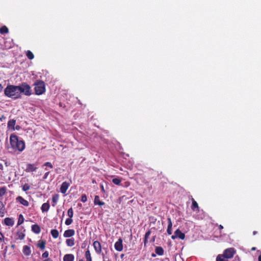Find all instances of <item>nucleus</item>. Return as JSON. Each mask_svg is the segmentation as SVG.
I'll use <instances>...</instances> for the list:
<instances>
[{"label":"nucleus","mask_w":261,"mask_h":261,"mask_svg":"<svg viewBox=\"0 0 261 261\" xmlns=\"http://www.w3.org/2000/svg\"><path fill=\"white\" fill-rule=\"evenodd\" d=\"M179 238L181 240H184L185 238V234L184 233L182 232L179 229H176L174 232V234L171 236V238L173 240L175 239L176 238Z\"/></svg>","instance_id":"nucleus-6"},{"label":"nucleus","mask_w":261,"mask_h":261,"mask_svg":"<svg viewBox=\"0 0 261 261\" xmlns=\"http://www.w3.org/2000/svg\"><path fill=\"white\" fill-rule=\"evenodd\" d=\"M49 174V171H47V172H46L44 174V176H43V179H46V178H47V177H48V176Z\"/></svg>","instance_id":"nucleus-43"},{"label":"nucleus","mask_w":261,"mask_h":261,"mask_svg":"<svg viewBox=\"0 0 261 261\" xmlns=\"http://www.w3.org/2000/svg\"><path fill=\"white\" fill-rule=\"evenodd\" d=\"M69 186V183H68L67 181H64L62 184L61 187H60L61 192L63 194H65Z\"/></svg>","instance_id":"nucleus-10"},{"label":"nucleus","mask_w":261,"mask_h":261,"mask_svg":"<svg viewBox=\"0 0 261 261\" xmlns=\"http://www.w3.org/2000/svg\"><path fill=\"white\" fill-rule=\"evenodd\" d=\"M67 215L69 216V218H72L73 215V211L72 207H70L68 209L67 211Z\"/></svg>","instance_id":"nucleus-35"},{"label":"nucleus","mask_w":261,"mask_h":261,"mask_svg":"<svg viewBox=\"0 0 261 261\" xmlns=\"http://www.w3.org/2000/svg\"><path fill=\"white\" fill-rule=\"evenodd\" d=\"M255 247H253V248H252V250H255Z\"/></svg>","instance_id":"nucleus-56"},{"label":"nucleus","mask_w":261,"mask_h":261,"mask_svg":"<svg viewBox=\"0 0 261 261\" xmlns=\"http://www.w3.org/2000/svg\"><path fill=\"white\" fill-rule=\"evenodd\" d=\"M5 206L2 201L0 200V217H4L5 216Z\"/></svg>","instance_id":"nucleus-22"},{"label":"nucleus","mask_w":261,"mask_h":261,"mask_svg":"<svg viewBox=\"0 0 261 261\" xmlns=\"http://www.w3.org/2000/svg\"><path fill=\"white\" fill-rule=\"evenodd\" d=\"M218 227L220 230L223 229V226L221 224L218 225Z\"/></svg>","instance_id":"nucleus-46"},{"label":"nucleus","mask_w":261,"mask_h":261,"mask_svg":"<svg viewBox=\"0 0 261 261\" xmlns=\"http://www.w3.org/2000/svg\"><path fill=\"white\" fill-rule=\"evenodd\" d=\"M257 233V232L256 231H254L253 232V235H255Z\"/></svg>","instance_id":"nucleus-51"},{"label":"nucleus","mask_w":261,"mask_h":261,"mask_svg":"<svg viewBox=\"0 0 261 261\" xmlns=\"http://www.w3.org/2000/svg\"><path fill=\"white\" fill-rule=\"evenodd\" d=\"M101 188L102 191H103L104 192V191H105V190H104V188H103V186H101Z\"/></svg>","instance_id":"nucleus-52"},{"label":"nucleus","mask_w":261,"mask_h":261,"mask_svg":"<svg viewBox=\"0 0 261 261\" xmlns=\"http://www.w3.org/2000/svg\"><path fill=\"white\" fill-rule=\"evenodd\" d=\"M49 261H53V260H49Z\"/></svg>","instance_id":"nucleus-58"},{"label":"nucleus","mask_w":261,"mask_h":261,"mask_svg":"<svg viewBox=\"0 0 261 261\" xmlns=\"http://www.w3.org/2000/svg\"><path fill=\"white\" fill-rule=\"evenodd\" d=\"M3 88V87L2 85L0 84V93L2 91Z\"/></svg>","instance_id":"nucleus-47"},{"label":"nucleus","mask_w":261,"mask_h":261,"mask_svg":"<svg viewBox=\"0 0 261 261\" xmlns=\"http://www.w3.org/2000/svg\"><path fill=\"white\" fill-rule=\"evenodd\" d=\"M79 261H84L83 259H80Z\"/></svg>","instance_id":"nucleus-57"},{"label":"nucleus","mask_w":261,"mask_h":261,"mask_svg":"<svg viewBox=\"0 0 261 261\" xmlns=\"http://www.w3.org/2000/svg\"><path fill=\"white\" fill-rule=\"evenodd\" d=\"M35 86L34 90L35 94L40 95L45 92V83L41 80H37L34 84Z\"/></svg>","instance_id":"nucleus-5"},{"label":"nucleus","mask_w":261,"mask_h":261,"mask_svg":"<svg viewBox=\"0 0 261 261\" xmlns=\"http://www.w3.org/2000/svg\"><path fill=\"white\" fill-rule=\"evenodd\" d=\"M43 166H46V167H49L50 168H53V166L51 164V163L50 162H45L43 165Z\"/></svg>","instance_id":"nucleus-39"},{"label":"nucleus","mask_w":261,"mask_h":261,"mask_svg":"<svg viewBox=\"0 0 261 261\" xmlns=\"http://www.w3.org/2000/svg\"><path fill=\"white\" fill-rule=\"evenodd\" d=\"M167 221H168V227H167V232L169 235H170L172 234V223L171 219L170 218H168Z\"/></svg>","instance_id":"nucleus-15"},{"label":"nucleus","mask_w":261,"mask_h":261,"mask_svg":"<svg viewBox=\"0 0 261 261\" xmlns=\"http://www.w3.org/2000/svg\"><path fill=\"white\" fill-rule=\"evenodd\" d=\"M10 143L11 147L15 150L22 151L25 148V143L22 140H18V137L15 134H11L10 137Z\"/></svg>","instance_id":"nucleus-1"},{"label":"nucleus","mask_w":261,"mask_h":261,"mask_svg":"<svg viewBox=\"0 0 261 261\" xmlns=\"http://www.w3.org/2000/svg\"><path fill=\"white\" fill-rule=\"evenodd\" d=\"M152 257H155V255L154 254H153H153H152Z\"/></svg>","instance_id":"nucleus-55"},{"label":"nucleus","mask_w":261,"mask_h":261,"mask_svg":"<svg viewBox=\"0 0 261 261\" xmlns=\"http://www.w3.org/2000/svg\"><path fill=\"white\" fill-rule=\"evenodd\" d=\"M37 164H30L29 163L27 165V168L25 169V171L27 172H34L37 169Z\"/></svg>","instance_id":"nucleus-8"},{"label":"nucleus","mask_w":261,"mask_h":261,"mask_svg":"<svg viewBox=\"0 0 261 261\" xmlns=\"http://www.w3.org/2000/svg\"><path fill=\"white\" fill-rule=\"evenodd\" d=\"M50 233H51L53 238L54 239H57L59 237V231H58V230L55 229H52L50 231Z\"/></svg>","instance_id":"nucleus-28"},{"label":"nucleus","mask_w":261,"mask_h":261,"mask_svg":"<svg viewBox=\"0 0 261 261\" xmlns=\"http://www.w3.org/2000/svg\"><path fill=\"white\" fill-rule=\"evenodd\" d=\"M155 253L159 255H163L164 254V249L162 247L157 246L155 248Z\"/></svg>","instance_id":"nucleus-23"},{"label":"nucleus","mask_w":261,"mask_h":261,"mask_svg":"<svg viewBox=\"0 0 261 261\" xmlns=\"http://www.w3.org/2000/svg\"><path fill=\"white\" fill-rule=\"evenodd\" d=\"M14 223V221L12 218L7 217L4 219V224L7 226H12Z\"/></svg>","instance_id":"nucleus-16"},{"label":"nucleus","mask_w":261,"mask_h":261,"mask_svg":"<svg viewBox=\"0 0 261 261\" xmlns=\"http://www.w3.org/2000/svg\"><path fill=\"white\" fill-rule=\"evenodd\" d=\"M94 203L95 205H98L101 206L105 204V202L100 200L99 196L96 195L94 197Z\"/></svg>","instance_id":"nucleus-17"},{"label":"nucleus","mask_w":261,"mask_h":261,"mask_svg":"<svg viewBox=\"0 0 261 261\" xmlns=\"http://www.w3.org/2000/svg\"><path fill=\"white\" fill-rule=\"evenodd\" d=\"M50 205L48 203H44L41 206V210L43 212H47L49 208Z\"/></svg>","instance_id":"nucleus-26"},{"label":"nucleus","mask_w":261,"mask_h":261,"mask_svg":"<svg viewBox=\"0 0 261 261\" xmlns=\"http://www.w3.org/2000/svg\"><path fill=\"white\" fill-rule=\"evenodd\" d=\"M72 219L70 218H69L66 220L65 223L66 225H69L72 223Z\"/></svg>","instance_id":"nucleus-38"},{"label":"nucleus","mask_w":261,"mask_h":261,"mask_svg":"<svg viewBox=\"0 0 261 261\" xmlns=\"http://www.w3.org/2000/svg\"><path fill=\"white\" fill-rule=\"evenodd\" d=\"M124 254H121L120 255V257H121V258H123V257H124Z\"/></svg>","instance_id":"nucleus-49"},{"label":"nucleus","mask_w":261,"mask_h":261,"mask_svg":"<svg viewBox=\"0 0 261 261\" xmlns=\"http://www.w3.org/2000/svg\"><path fill=\"white\" fill-rule=\"evenodd\" d=\"M66 244L69 247H72L75 244L74 238L67 239L66 240Z\"/></svg>","instance_id":"nucleus-24"},{"label":"nucleus","mask_w":261,"mask_h":261,"mask_svg":"<svg viewBox=\"0 0 261 261\" xmlns=\"http://www.w3.org/2000/svg\"><path fill=\"white\" fill-rule=\"evenodd\" d=\"M74 256L72 254H66L63 257V261H73Z\"/></svg>","instance_id":"nucleus-19"},{"label":"nucleus","mask_w":261,"mask_h":261,"mask_svg":"<svg viewBox=\"0 0 261 261\" xmlns=\"http://www.w3.org/2000/svg\"><path fill=\"white\" fill-rule=\"evenodd\" d=\"M85 257L86 261H92V257L90 250L88 249L85 252Z\"/></svg>","instance_id":"nucleus-29"},{"label":"nucleus","mask_w":261,"mask_h":261,"mask_svg":"<svg viewBox=\"0 0 261 261\" xmlns=\"http://www.w3.org/2000/svg\"><path fill=\"white\" fill-rule=\"evenodd\" d=\"M4 236L1 232H0V241L2 242V241H4Z\"/></svg>","instance_id":"nucleus-42"},{"label":"nucleus","mask_w":261,"mask_h":261,"mask_svg":"<svg viewBox=\"0 0 261 261\" xmlns=\"http://www.w3.org/2000/svg\"><path fill=\"white\" fill-rule=\"evenodd\" d=\"M93 247L95 252L97 254H100L101 252V245L99 242L95 241L93 242Z\"/></svg>","instance_id":"nucleus-9"},{"label":"nucleus","mask_w":261,"mask_h":261,"mask_svg":"<svg viewBox=\"0 0 261 261\" xmlns=\"http://www.w3.org/2000/svg\"><path fill=\"white\" fill-rule=\"evenodd\" d=\"M17 201L19 202L20 203L22 204L24 206H28L29 205V202L25 200L21 196H18L16 198Z\"/></svg>","instance_id":"nucleus-13"},{"label":"nucleus","mask_w":261,"mask_h":261,"mask_svg":"<svg viewBox=\"0 0 261 261\" xmlns=\"http://www.w3.org/2000/svg\"><path fill=\"white\" fill-rule=\"evenodd\" d=\"M75 234V231L73 229L66 230L64 231L63 236L65 238H70L73 236Z\"/></svg>","instance_id":"nucleus-11"},{"label":"nucleus","mask_w":261,"mask_h":261,"mask_svg":"<svg viewBox=\"0 0 261 261\" xmlns=\"http://www.w3.org/2000/svg\"><path fill=\"white\" fill-rule=\"evenodd\" d=\"M7 188L6 187H3L0 188V197L3 196L6 193Z\"/></svg>","instance_id":"nucleus-33"},{"label":"nucleus","mask_w":261,"mask_h":261,"mask_svg":"<svg viewBox=\"0 0 261 261\" xmlns=\"http://www.w3.org/2000/svg\"><path fill=\"white\" fill-rule=\"evenodd\" d=\"M102 255L103 261H110L109 259L106 260L107 257L105 256V255L103 253H102Z\"/></svg>","instance_id":"nucleus-44"},{"label":"nucleus","mask_w":261,"mask_h":261,"mask_svg":"<svg viewBox=\"0 0 261 261\" xmlns=\"http://www.w3.org/2000/svg\"><path fill=\"white\" fill-rule=\"evenodd\" d=\"M59 198V195L58 194H54L52 197V202L54 204H52L53 206H55L57 203Z\"/></svg>","instance_id":"nucleus-25"},{"label":"nucleus","mask_w":261,"mask_h":261,"mask_svg":"<svg viewBox=\"0 0 261 261\" xmlns=\"http://www.w3.org/2000/svg\"><path fill=\"white\" fill-rule=\"evenodd\" d=\"M150 234H151L150 230H148L146 232V233L145 234L144 239V244L145 246H146L147 245V243L148 242V238H149Z\"/></svg>","instance_id":"nucleus-27"},{"label":"nucleus","mask_w":261,"mask_h":261,"mask_svg":"<svg viewBox=\"0 0 261 261\" xmlns=\"http://www.w3.org/2000/svg\"><path fill=\"white\" fill-rule=\"evenodd\" d=\"M20 128V126L17 125L16 126V128H15V129H17V130H18Z\"/></svg>","instance_id":"nucleus-48"},{"label":"nucleus","mask_w":261,"mask_h":261,"mask_svg":"<svg viewBox=\"0 0 261 261\" xmlns=\"http://www.w3.org/2000/svg\"><path fill=\"white\" fill-rule=\"evenodd\" d=\"M192 205L191 209L193 211L199 212V207L197 202L193 198H192Z\"/></svg>","instance_id":"nucleus-12"},{"label":"nucleus","mask_w":261,"mask_h":261,"mask_svg":"<svg viewBox=\"0 0 261 261\" xmlns=\"http://www.w3.org/2000/svg\"><path fill=\"white\" fill-rule=\"evenodd\" d=\"M115 249L118 251H121L123 250V241L121 238H119L118 240L115 243Z\"/></svg>","instance_id":"nucleus-7"},{"label":"nucleus","mask_w":261,"mask_h":261,"mask_svg":"<svg viewBox=\"0 0 261 261\" xmlns=\"http://www.w3.org/2000/svg\"><path fill=\"white\" fill-rule=\"evenodd\" d=\"M155 236H153V237L151 238V240H150V242H154V241H155Z\"/></svg>","instance_id":"nucleus-45"},{"label":"nucleus","mask_w":261,"mask_h":261,"mask_svg":"<svg viewBox=\"0 0 261 261\" xmlns=\"http://www.w3.org/2000/svg\"><path fill=\"white\" fill-rule=\"evenodd\" d=\"M22 252L25 256H29L31 253L30 247L28 245H24L23 247Z\"/></svg>","instance_id":"nucleus-14"},{"label":"nucleus","mask_w":261,"mask_h":261,"mask_svg":"<svg viewBox=\"0 0 261 261\" xmlns=\"http://www.w3.org/2000/svg\"><path fill=\"white\" fill-rule=\"evenodd\" d=\"M236 253L233 248H229L224 250L223 254H218L216 261H228V259L232 258Z\"/></svg>","instance_id":"nucleus-3"},{"label":"nucleus","mask_w":261,"mask_h":261,"mask_svg":"<svg viewBox=\"0 0 261 261\" xmlns=\"http://www.w3.org/2000/svg\"><path fill=\"white\" fill-rule=\"evenodd\" d=\"M17 236L20 240H23L25 237V234L22 232H18Z\"/></svg>","instance_id":"nucleus-36"},{"label":"nucleus","mask_w":261,"mask_h":261,"mask_svg":"<svg viewBox=\"0 0 261 261\" xmlns=\"http://www.w3.org/2000/svg\"><path fill=\"white\" fill-rule=\"evenodd\" d=\"M26 56L28 57V58L30 60H32L34 58V54L30 50H28L26 53Z\"/></svg>","instance_id":"nucleus-31"},{"label":"nucleus","mask_w":261,"mask_h":261,"mask_svg":"<svg viewBox=\"0 0 261 261\" xmlns=\"http://www.w3.org/2000/svg\"><path fill=\"white\" fill-rule=\"evenodd\" d=\"M50 260L49 258H47V259H45V260H44L43 261H49Z\"/></svg>","instance_id":"nucleus-53"},{"label":"nucleus","mask_w":261,"mask_h":261,"mask_svg":"<svg viewBox=\"0 0 261 261\" xmlns=\"http://www.w3.org/2000/svg\"><path fill=\"white\" fill-rule=\"evenodd\" d=\"M18 93H19L20 98H21L22 94L25 96H30L32 94V90L31 86L26 82H23L19 85H17Z\"/></svg>","instance_id":"nucleus-4"},{"label":"nucleus","mask_w":261,"mask_h":261,"mask_svg":"<svg viewBox=\"0 0 261 261\" xmlns=\"http://www.w3.org/2000/svg\"><path fill=\"white\" fill-rule=\"evenodd\" d=\"M48 255H49V253H48V251H45L44 253H42V257L44 258H46L48 257Z\"/></svg>","instance_id":"nucleus-41"},{"label":"nucleus","mask_w":261,"mask_h":261,"mask_svg":"<svg viewBox=\"0 0 261 261\" xmlns=\"http://www.w3.org/2000/svg\"><path fill=\"white\" fill-rule=\"evenodd\" d=\"M24 222V218L22 214H20L19 215V218L18 220L17 225H19L22 224Z\"/></svg>","instance_id":"nucleus-32"},{"label":"nucleus","mask_w":261,"mask_h":261,"mask_svg":"<svg viewBox=\"0 0 261 261\" xmlns=\"http://www.w3.org/2000/svg\"><path fill=\"white\" fill-rule=\"evenodd\" d=\"M87 196L85 194L82 195V197H81V201L83 202H85L87 201Z\"/></svg>","instance_id":"nucleus-40"},{"label":"nucleus","mask_w":261,"mask_h":261,"mask_svg":"<svg viewBox=\"0 0 261 261\" xmlns=\"http://www.w3.org/2000/svg\"><path fill=\"white\" fill-rule=\"evenodd\" d=\"M16 124V120L14 119H11L8 122V127L9 129L15 130V125Z\"/></svg>","instance_id":"nucleus-20"},{"label":"nucleus","mask_w":261,"mask_h":261,"mask_svg":"<svg viewBox=\"0 0 261 261\" xmlns=\"http://www.w3.org/2000/svg\"><path fill=\"white\" fill-rule=\"evenodd\" d=\"M4 94L6 96L14 100L20 98L18 87L16 85H8L4 89Z\"/></svg>","instance_id":"nucleus-2"},{"label":"nucleus","mask_w":261,"mask_h":261,"mask_svg":"<svg viewBox=\"0 0 261 261\" xmlns=\"http://www.w3.org/2000/svg\"><path fill=\"white\" fill-rule=\"evenodd\" d=\"M258 259V261H261V255H259Z\"/></svg>","instance_id":"nucleus-50"},{"label":"nucleus","mask_w":261,"mask_h":261,"mask_svg":"<svg viewBox=\"0 0 261 261\" xmlns=\"http://www.w3.org/2000/svg\"><path fill=\"white\" fill-rule=\"evenodd\" d=\"M3 167V165L2 164H0V169H2Z\"/></svg>","instance_id":"nucleus-54"},{"label":"nucleus","mask_w":261,"mask_h":261,"mask_svg":"<svg viewBox=\"0 0 261 261\" xmlns=\"http://www.w3.org/2000/svg\"><path fill=\"white\" fill-rule=\"evenodd\" d=\"M46 241L43 240H40L38 241L37 246L41 249V250H44L45 248Z\"/></svg>","instance_id":"nucleus-18"},{"label":"nucleus","mask_w":261,"mask_h":261,"mask_svg":"<svg viewBox=\"0 0 261 261\" xmlns=\"http://www.w3.org/2000/svg\"><path fill=\"white\" fill-rule=\"evenodd\" d=\"M32 230L36 234L40 232L41 229L40 226L38 224H34L32 225Z\"/></svg>","instance_id":"nucleus-21"},{"label":"nucleus","mask_w":261,"mask_h":261,"mask_svg":"<svg viewBox=\"0 0 261 261\" xmlns=\"http://www.w3.org/2000/svg\"><path fill=\"white\" fill-rule=\"evenodd\" d=\"M121 179L118 178H114L112 179V182L116 185H119L121 183Z\"/></svg>","instance_id":"nucleus-34"},{"label":"nucleus","mask_w":261,"mask_h":261,"mask_svg":"<svg viewBox=\"0 0 261 261\" xmlns=\"http://www.w3.org/2000/svg\"><path fill=\"white\" fill-rule=\"evenodd\" d=\"M8 32H9V30H8V28L6 26L4 25L0 28V33L1 34H6V33H8Z\"/></svg>","instance_id":"nucleus-30"},{"label":"nucleus","mask_w":261,"mask_h":261,"mask_svg":"<svg viewBox=\"0 0 261 261\" xmlns=\"http://www.w3.org/2000/svg\"><path fill=\"white\" fill-rule=\"evenodd\" d=\"M30 189V186L28 184H25L22 187V190L24 191H27Z\"/></svg>","instance_id":"nucleus-37"}]
</instances>
